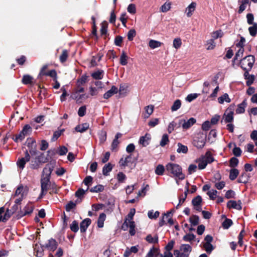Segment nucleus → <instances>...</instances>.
Wrapping results in <instances>:
<instances>
[{
  "instance_id": "nucleus-1",
  "label": "nucleus",
  "mask_w": 257,
  "mask_h": 257,
  "mask_svg": "<svg viewBox=\"0 0 257 257\" xmlns=\"http://www.w3.org/2000/svg\"><path fill=\"white\" fill-rule=\"evenodd\" d=\"M28 147L29 151L26 150L25 152V157L19 158L17 162V165L19 170L21 172L25 168L27 162L30 161L31 156L36 155L37 153L36 142L32 141L31 142L28 143Z\"/></svg>"
},
{
  "instance_id": "nucleus-2",
  "label": "nucleus",
  "mask_w": 257,
  "mask_h": 257,
  "mask_svg": "<svg viewBox=\"0 0 257 257\" xmlns=\"http://www.w3.org/2000/svg\"><path fill=\"white\" fill-rule=\"evenodd\" d=\"M166 170L174 176L183 180L185 178V175L182 173L181 167L177 164L168 163L166 165Z\"/></svg>"
},
{
  "instance_id": "nucleus-3",
  "label": "nucleus",
  "mask_w": 257,
  "mask_h": 257,
  "mask_svg": "<svg viewBox=\"0 0 257 257\" xmlns=\"http://www.w3.org/2000/svg\"><path fill=\"white\" fill-rule=\"evenodd\" d=\"M214 161V159L210 151L206 152L205 154L201 156L197 160L198 163V168L200 170L204 169L206 168L208 164L211 163Z\"/></svg>"
},
{
  "instance_id": "nucleus-4",
  "label": "nucleus",
  "mask_w": 257,
  "mask_h": 257,
  "mask_svg": "<svg viewBox=\"0 0 257 257\" xmlns=\"http://www.w3.org/2000/svg\"><path fill=\"white\" fill-rule=\"evenodd\" d=\"M254 57L252 55L245 57L240 61L241 68L244 71H250L254 63Z\"/></svg>"
},
{
  "instance_id": "nucleus-5",
  "label": "nucleus",
  "mask_w": 257,
  "mask_h": 257,
  "mask_svg": "<svg viewBox=\"0 0 257 257\" xmlns=\"http://www.w3.org/2000/svg\"><path fill=\"white\" fill-rule=\"evenodd\" d=\"M205 143L206 137L202 133L198 134L193 140L194 146L198 149L203 148Z\"/></svg>"
},
{
  "instance_id": "nucleus-6",
  "label": "nucleus",
  "mask_w": 257,
  "mask_h": 257,
  "mask_svg": "<svg viewBox=\"0 0 257 257\" xmlns=\"http://www.w3.org/2000/svg\"><path fill=\"white\" fill-rule=\"evenodd\" d=\"M233 106H230L225 110L223 119L225 122H231L233 120Z\"/></svg>"
},
{
  "instance_id": "nucleus-7",
  "label": "nucleus",
  "mask_w": 257,
  "mask_h": 257,
  "mask_svg": "<svg viewBox=\"0 0 257 257\" xmlns=\"http://www.w3.org/2000/svg\"><path fill=\"white\" fill-rule=\"evenodd\" d=\"M196 120L193 117L190 118L188 120H186L183 119H181L179 121V124L182 125V127L184 130H187L191 127Z\"/></svg>"
},
{
  "instance_id": "nucleus-8",
  "label": "nucleus",
  "mask_w": 257,
  "mask_h": 257,
  "mask_svg": "<svg viewBox=\"0 0 257 257\" xmlns=\"http://www.w3.org/2000/svg\"><path fill=\"white\" fill-rule=\"evenodd\" d=\"M134 163V159L132 154L123 156L120 160L119 163L120 166L125 167L130 166Z\"/></svg>"
},
{
  "instance_id": "nucleus-9",
  "label": "nucleus",
  "mask_w": 257,
  "mask_h": 257,
  "mask_svg": "<svg viewBox=\"0 0 257 257\" xmlns=\"http://www.w3.org/2000/svg\"><path fill=\"white\" fill-rule=\"evenodd\" d=\"M29 166L32 169H38L41 166V165L45 163V160H41L40 158H35L30 161Z\"/></svg>"
},
{
  "instance_id": "nucleus-10",
  "label": "nucleus",
  "mask_w": 257,
  "mask_h": 257,
  "mask_svg": "<svg viewBox=\"0 0 257 257\" xmlns=\"http://www.w3.org/2000/svg\"><path fill=\"white\" fill-rule=\"evenodd\" d=\"M50 182V178L48 177H42L41 179V196L46 194L48 190V186Z\"/></svg>"
},
{
  "instance_id": "nucleus-11",
  "label": "nucleus",
  "mask_w": 257,
  "mask_h": 257,
  "mask_svg": "<svg viewBox=\"0 0 257 257\" xmlns=\"http://www.w3.org/2000/svg\"><path fill=\"white\" fill-rule=\"evenodd\" d=\"M34 206L32 204H28L22 211L18 214V218H21L25 215L30 214L32 213Z\"/></svg>"
},
{
  "instance_id": "nucleus-12",
  "label": "nucleus",
  "mask_w": 257,
  "mask_h": 257,
  "mask_svg": "<svg viewBox=\"0 0 257 257\" xmlns=\"http://www.w3.org/2000/svg\"><path fill=\"white\" fill-rule=\"evenodd\" d=\"M44 246L49 251H54L57 248L58 244L55 239L51 238L48 240V242Z\"/></svg>"
},
{
  "instance_id": "nucleus-13",
  "label": "nucleus",
  "mask_w": 257,
  "mask_h": 257,
  "mask_svg": "<svg viewBox=\"0 0 257 257\" xmlns=\"http://www.w3.org/2000/svg\"><path fill=\"white\" fill-rule=\"evenodd\" d=\"M28 192V188L27 187H24L23 185L19 186L16 192H15V196L22 197L23 198L25 196Z\"/></svg>"
},
{
  "instance_id": "nucleus-14",
  "label": "nucleus",
  "mask_w": 257,
  "mask_h": 257,
  "mask_svg": "<svg viewBox=\"0 0 257 257\" xmlns=\"http://www.w3.org/2000/svg\"><path fill=\"white\" fill-rule=\"evenodd\" d=\"M241 202L240 200L236 201L234 200H230L227 203V206L228 208H232L238 210H240L241 207Z\"/></svg>"
},
{
  "instance_id": "nucleus-15",
  "label": "nucleus",
  "mask_w": 257,
  "mask_h": 257,
  "mask_svg": "<svg viewBox=\"0 0 257 257\" xmlns=\"http://www.w3.org/2000/svg\"><path fill=\"white\" fill-rule=\"evenodd\" d=\"M180 251L186 257H188L192 250V247L188 244H182L180 247Z\"/></svg>"
},
{
  "instance_id": "nucleus-16",
  "label": "nucleus",
  "mask_w": 257,
  "mask_h": 257,
  "mask_svg": "<svg viewBox=\"0 0 257 257\" xmlns=\"http://www.w3.org/2000/svg\"><path fill=\"white\" fill-rule=\"evenodd\" d=\"M71 97L73 99L75 100L77 103H80L83 99H87L88 96L84 94H80V93H78V92H74L72 94Z\"/></svg>"
},
{
  "instance_id": "nucleus-17",
  "label": "nucleus",
  "mask_w": 257,
  "mask_h": 257,
  "mask_svg": "<svg viewBox=\"0 0 257 257\" xmlns=\"http://www.w3.org/2000/svg\"><path fill=\"white\" fill-rule=\"evenodd\" d=\"M196 7V3L192 2L186 9L185 13L188 17H190L193 13L195 11Z\"/></svg>"
},
{
  "instance_id": "nucleus-18",
  "label": "nucleus",
  "mask_w": 257,
  "mask_h": 257,
  "mask_svg": "<svg viewBox=\"0 0 257 257\" xmlns=\"http://www.w3.org/2000/svg\"><path fill=\"white\" fill-rule=\"evenodd\" d=\"M117 88L115 86H112L110 90H108L103 94V98L107 99L114 94L117 93Z\"/></svg>"
},
{
  "instance_id": "nucleus-19",
  "label": "nucleus",
  "mask_w": 257,
  "mask_h": 257,
  "mask_svg": "<svg viewBox=\"0 0 257 257\" xmlns=\"http://www.w3.org/2000/svg\"><path fill=\"white\" fill-rule=\"evenodd\" d=\"M91 223V219L86 218L83 220L80 223V228L81 232L86 231L87 228Z\"/></svg>"
},
{
  "instance_id": "nucleus-20",
  "label": "nucleus",
  "mask_w": 257,
  "mask_h": 257,
  "mask_svg": "<svg viewBox=\"0 0 257 257\" xmlns=\"http://www.w3.org/2000/svg\"><path fill=\"white\" fill-rule=\"evenodd\" d=\"M249 71H245L244 73V77L245 79H247L246 85L249 86L251 85L254 81V76L253 75H249Z\"/></svg>"
},
{
  "instance_id": "nucleus-21",
  "label": "nucleus",
  "mask_w": 257,
  "mask_h": 257,
  "mask_svg": "<svg viewBox=\"0 0 257 257\" xmlns=\"http://www.w3.org/2000/svg\"><path fill=\"white\" fill-rule=\"evenodd\" d=\"M89 127V124L88 123H84L82 124L77 125L75 127V130L77 132L83 133L85 132Z\"/></svg>"
},
{
  "instance_id": "nucleus-22",
  "label": "nucleus",
  "mask_w": 257,
  "mask_h": 257,
  "mask_svg": "<svg viewBox=\"0 0 257 257\" xmlns=\"http://www.w3.org/2000/svg\"><path fill=\"white\" fill-rule=\"evenodd\" d=\"M247 106L246 100H244L241 103L239 104L236 109V113L238 114L242 113L245 111V108Z\"/></svg>"
},
{
  "instance_id": "nucleus-23",
  "label": "nucleus",
  "mask_w": 257,
  "mask_h": 257,
  "mask_svg": "<svg viewBox=\"0 0 257 257\" xmlns=\"http://www.w3.org/2000/svg\"><path fill=\"white\" fill-rule=\"evenodd\" d=\"M44 246H39L38 245L36 244L34 247V254L37 257H42L43 255V248Z\"/></svg>"
},
{
  "instance_id": "nucleus-24",
  "label": "nucleus",
  "mask_w": 257,
  "mask_h": 257,
  "mask_svg": "<svg viewBox=\"0 0 257 257\" xmlns=\"http://www.w3.org/2000/svg\"><path fill=\"white\" fill-rule=\"evenodd\" d=\"M218 101L220 104H223L224 102L229 103L231 101V99L229 97L227 93H224L222 96L218 97Z\"/></svg>"
},
{
  "instance_id": "nucleus-25",
  "label": "nucleus",
  "mask_w": 257,
  "mask_h": 257,
  "mask_svg": "<svg viewBox=\"0 0 257 257\" xmlns=\"http://www.w3.org/2000/svg\"><path fill=\"white\" fill-rule=\"evenodd\" d=\"M224 33L221 30L213 31L211 34V39H213L214 40L215 39L222 37Z\"/></svg>"
},
{
  "instance_id": "nucleus-26",
  "label": "nucleus",
  "mask_w": 257,
  "mask_h": 257,
  "mask_svg": "<svg viewBox=\"0 0 257 257\" xmlns=\"http://www.w3.org/2000/svg\"><path fill=\"white\" fill-rule=\"evenodd\" d=\"M178 149H177V152L178 153L186 154L188 152V149L186 146L182 145L181 143L177 144Z\"/></svg>"
},
{
  "instance_id": "nucleus-27",
  "label": "nucleus",
  "mask_w": 257,
  "mask_h": 257,
  "mask_svg": "<svg viewBox=\"0 0 257 257\" xmlns=\"http://www.w3.org/2000/svg\"><path fill=\"white\" fill-rule=\"evenodd\" d=\"M106 218V215L104 213H102L99 215L97 220V225L99 228H101L103 226L104 221Z\"/></svg>"
},
{
  "instance_id": "nucleus-28",
  "label": "nucleus",
  "mask_w": 257,
  "mask_h": 257,
  "mask_svg": "<svg viewBox=\"0 0 257 257\" xmlns=\"http://www.w3.org/2000/svg\"><path fill=\"white\" fill-rule=\"evenodd\" d=\"M161 45V42L154 40H151L149 43V47L153 49L160 47Z\"/></svg>"
},
{
  "instance_id": "nucleus-29",
  "label": "nucleus",
  "mask_w": 257,
  "mask_h": 257,
  "mask_svg": "<svg viewBox=\"0 0 257 257\" xmlns=\"http://www.w3.org/2000/svg\"><path fill=\"white\" fill-rule=\"evenodd\" d=\"M52 169L49 165H47L43 169V177H48L50 178Z\"/></svg>"
},
{
  "instance_id": "nucleus-30",
  "label": "nucleus",
  "mask_w": 257,
  "mask_h": 257,
  "mask_svg": "<svg viewBox=\"0 0 257 257\" xmlns=\"http://www.w3.org/2000/svg\"><path fill=\"white\" fill-rule=\"evenodd\" d=\"M128 57L126 53L122 51L120 57V64L121 65H126L127 63Z\"/></svg>"
},
{
  "instance_id": "nucleus-31",
  "label": "nucleus",
  "mask_w": 257,
  "mask_h": 257,
  "mask_svg": "<svg viewBox=\"0 0 257 257\" xmlns=\"http://www.w3.org/2000/svg\"><path fill=\"white\" fill-rule=\"evenodd\" d=\"M112 166L110 163L105 165L102 169V173L104 176H107L108 173L112 170Z\"/></svg>"
},
{
  "instance_id": "nucleus-32",
  "label": "nucleus",
  "mask_w": 257,
  "mask_h": 257,
  "mask_svg": "<svg viewBox=\"0 0 257 257\" xmlns=\"http://www.w3.org/2000/svg\"><path fill=\"white\" fill-rule=\"evenodd\" d=\"M103 71L99 70L92 73L91 76L94 79H101L103 78Z\"/></svg>"
},
{
  "instance_id": "nucleus-33",
  "label": "nucleus",
  "mask_w": 257,
  "mask_h": 257,
  "mask_svg": "<svg viewBox=\"0 0 257 257\" xmlns=\"http://www.w3.org/2000/svg\"><path fill=\"white\" fill-rule=\"evenodd\" d=\"M181 106V101L179 99L176 100L172 106H171V109L172 111H175L178 110Z\"/></svg>"
},
{
  "instance_id": "nucleus-34",
  "label": "nucleus",
  "mask_w": 257,
  "mask_h": 257,
  "mask_svg": "<svg viewBox=\"0 0 257 257\" xmlns=\"http://www.w3.org/2000/svg\"><path fill=\"white\" fill-rule=\"evenodd\" d=\"M239 174V171L236 169H232L230 170L229 179L231 180H235Z\"/></svg>"
},
{
  "instance_id": "nucleus-35",
  "label": "nucleus",
  "mask_w": 257,
  "mask_h": 257,
  "mask_svg": "<svg viewBox=\"0 0 257 257\" xmlns=\"http://www.w3.org/2000/svg\"><path fill=\"white\" fill-rule=\"evenodd\" d=\"M150 136L146 135L145 136L141 137L139 140V143L143 146H146L148 144V141L150 140Z\"/></svg>"
},
{
  "instance_id": "nucleus-36",
  "label": "nucleus",
  "mask_w": 257,
  "mask_h": 257,
  "mask_svg": "<svg viewBox=\"0 0 257 257\" xmlns=\"http://www.w3.org/2000/svg\"><path fill=\"white\" fill-rule=\"evenodd\" d=\"M216 46V44L213 39H210L206 42V49L208 50L213 49Z\"/></svg>"
},
{
  "instance_id": "nucleus-37",
  "label": "nucleus",
  "mask_w": 257,
  "mask_h": 257,
  "mask_svg": "<svg viewBox=\"0 0 257 257\" xmlns=\"http://www.w3.org/2000/svg\"><path fill=\"white\" fill-rule=\"evenodd\" d=\"M79 202L77 200L76 201V202H74L73 201L69 202L65 206L66 211L67 212L70 211L72 209L74 208L76 206V203Z\"/></svg>"
},
{
  "instance_id": "nucleus-38",
  "label": "nucleus",
  "mask_w": 257,
  "mask_h": 257,
  "mask_svg": "<svg viewBox=\"0 0 257 257\" xmlns=\"http://www.w3.org/2000/svg\"><path fill=\"white\" fill-rule=\"evenodd\" d=\"M195 235L192 233H187L183 237V240L186 242H191L195 238Z\"/></svg>"
},
{
  "instance_id": "nucleus-39",
  "label": "nucleus",
  "mask_w": 257,
  "mask_h": 257,
  "mask_svg": "<svg viewBox=\"0 0 257 257\" xmlns=\"http://www.w3.org/2000/svg\"><path fill=\"white\" fill-rule=\"evenodd\" d=\"M182 45V41L180 38H176L173 41V46L176 49H179Z\"/></svg>"
},
{
  "instance_id": "nucleus-40",
  "label": "nucleus",
  "mask_w": 257,
  "mask_h": 257,
  "mask_svg": "<svg viewBox=\"0 0 257 257\" xmlns=\"http://www.w3.org/2000/svg\"><path fill=\"white\" fill-rule=\"evenodd\" d=\"M146 240L151 243H157L158 242V237L157 235L153 237L151 234H149L146 236Z\"/></svg>"
},
{
  "instance_id": "nucleus-41",
  "label": "nucleus",
  "mask_w": 257,
  "mask_h": 257,
  "mask_svg": "<svg viewBox=\"0 0 257 257\" xmlns=\"http://www.w3.org/2000/svg\"><path fill=\"white\" fill-rule=\"evenodd\" d=\"M158 253H159L158 249L155 247H152L147 253V256L153 257L155 256L156 257Z\"/></svg>"
},
{
  "instance_id": "nucleus-42",
  "label": "nucleus",
  "mask_w": 257,
  "mask_h": 257,
  "mask_svg": "<svg viewBox=\"0 0 257 257\" xmlns=\"http://www.w3.org/2000/svg\"><path fill=\"white\" fill-rule=\"evenodd\" d=\"M169 141L168 135L167 134H164L160 142V145L161 147H164L168 143Z\"/></svg>"
},
{
  "instance_id": "nucleus-43",
  "label": "nucleus",
  "mask_w": 257,
  "mask_h": 257,
  "mask_svg": "<svg viewBox=\"0 0 257 257\" xmlns=\"http://www.w3.org/2000/svg\"><path fill=\"white\" fill-rule=\"evenodd\" d=\"M104 190V186L102 185H97L95 186L92 187L90 191L91 192H95L98 193L100 192H102Z\"/></svg>"
},
{
  "instance_id": "nucleus-44",
  "label": "nucleus",
  "mask_w": 257,
  "mask_h": 257,
  "mask_svg": "<svg viewBox=\"0 0 257 257\" xmlns=\"http://www.w3.org/2000/svg\"><path fill=\"white\" fill-rule=\"evenodd\" d=\"M248 31L251 36H255L257 33V23H255L252 26L248 28Z\"/></svg>"
},
{
  "instance_id": "nucleus-45",
  "label": "nucleus",
  "mask_w": 257,
  "mask_h": 257,
  "mask_svg": "<svg viewBox=\"0 0 257 257\" xmlns=\"http://www.w3.org/2000/svg\"><path fill=\"white\" fill-rule=\"evenodd\" d=\"M64 130L62 129L57 131H55L53 135V137L51 139V141L52 142L55 141L64 132Z\"/></svg>"
},
{
  "instance_id": "nucleus-46",
  "label": "nucleus",
  "mask_w": 257,
  "mask_h": 257,
  "mask_svg": "<svg viewBox=\"0 0 257 257\" xmlns=\"http://www.w3.org/2000/svg\"><path fill=\"white\" fill-rule=\"evenodd\" d=\"M189 220L193 226H196L199 223V218L197 215H193L190 217Z\"/></svg>"
},
{
  "instance_id": "nucleus-47",
  "label": "nucleus",
  "mask_w": 257,
  "mask_h": 257,
  "mask_svg": "<svg viewBox=\"0 0 257 257\" xmlns=\"http://www.w3.org/2000/svg\"><path fill=\"white\" fill-rule=\"evenodd\" d=\"M68 52L66 50H63L62 51V53L60 56V61L61 63L65 62L68 58Z\"/></svg>"
},
{
  "instance_id": "nucleus-48",
  "label": "nucleus",
  "mask_w": 257,
  "mask_h": 257,
  "mask_svg": "<svg viewBox=\"0 0 257 257\" xmlns=\"http://www.w3.org/2000/svg\"><path fill=\"white\" fill-rule=\"evenodd\" d=\"M33 77L29 75L23 76L22 82L25 84H29L32 83Z\"/></svg>"
},
{
  "instance_id": "nucleus-49",
  "label": "nucleus",
  "mask_w": 257,
  "mask_h": 257,
  "mask_svg": "<svg viewBox=\"0 0 257 257\" xmlns=\"http://www.w3.org/2000/svg\"><path fill=\"white\" fill-rule=\"evenodd\" d=\"M160 213L159 211H156L155 212L153 210L149 211L148 213V217L150 219H156L159 216Z\"/></svg>"
},
{
  "instance_id": "nucleus-50",
  "label": "nucleus",
  "mask_w": 257,
  "mask_h": 257,
  "mask_svg": "<svg viewBox=\"0 0 257 257\" xmlns=\"http://www.w3.org/2000/svg\"><path fill=\"white\" fill-rule=\"evenodd\" d=\"M232 224V221L231 219L225 218L222 222V225L224 229H228Z\"/></svg>"
},
{
  "instance_id": "nucleus-51",
  "label": "nucleus",
  "mask_w": 257,
  "mask_h": 257,
  "mask_svg": "<svg viewBox=\"0 0 257 257\" xmlns=\"http://www.w3.org/2000/svg\"><path fill=\"white\" fill-rule=\"evenodd\" d=\"M238 50L237 52L236 53L235 57L234 58V60H237L238 58H240L242 57L243 52H244V49L242 48V47H240V48H238Z\"/></svg>"
},
{
  "instance_id": "nucleus-52",
  "label": "nucleus",
  "mask_w": 257,
  "mask_h": 257,
  "mask_svg": "<svg viewBox=\"0 0 257 257\" xmlns=\"http://www.w3.org/2000/svg\"><path fill=\"white\" fill-rule=\"evenodd\" d=\"M107 23L105 21L103 22L101 24V29L100 32L101 35H105L107 33Z\"/></svg>"
},
{
  "instance_id": "nucleus-53",
  "label": "nucleus",
  "mask_w": 257,
  "mask_h": 257,
  "mask_svg": "<svg viewBox=\"0 0 257 257\" xmlns=\"http://www.w3.org/2000/svg\"><path fill=\"white\" fill-rule=\"evenodd\" d=\"M218 192L216 190L211 189L207 192L208 195L210 198L212 200L215 199L217 197Z\"/></svg>"
},
{
  "instance_id": "nucleus-54",
  "label": "nucleus",
  "mask_w": 257,
  "mask_h": 257,
  "mask_svg": "<svg viewBox=\"0 0 257 257\" xmlns=\"http://www.w3.org/2000/svg\"><path fill=\"white\" fill-rule=\"evenodd\" d=\"M164 170L165 169L164 166L162 165H159L155 170V173L158 175H162L164 173Z\"/></svg>"
},
{
  "instance_id": "nucleus-55",
  "label": "nucleus",
  "mask_w": 257,
  "mask_h": 257,
  "mask_svg": "<svg viewBox=\"0 0 257 257\" xmlns=\"http://www.w3.org/2000/svg\"><path fill=\"white\" fill-rule=\"evenodd\" d=\"M31 131V127L29 124L25 125L21 132L25 136L29 134Z\"/></svg>"
},
{
  "instance_id": "nucleus-56",
  "label": "nucleus",
  "mask_w": 257,
  "mask_h": 257,
  "mask_svg": "<svg viewBox=\"0 0 257 257\" xmlns=\"http://www.w3.org/2000/svg\"><path fill=\"white\" fill-rule=\"evenodd\" d=\"M202 202L201 197L199 195L196 196L194 199H193L192 201V203L193 206H196L198 205H201V203Z\"/></svg>"
},
{
  "instance_id": "nucleus-57",
  "label": "nucleus",
  "mask_w": 257,
  "mask_h": 257,
  "mask_svg": "<svg viewBox=\"0 0 257 257\" xmlns=\"http://www.w3.org/2000/svg\"><path fill=\"white\" fill-rule=\"evenodd\" d=\"M70 229L72 231L74 232H76L78 231L79 227L78 224L76 221L74 220L72 222V224L70 225Z\"/></svg>"
},
{
  "instance_id": "nucleus-58",
  "label": "nucleus",
  "mask_w": 257,
  "mask_h": 257,
  "mask_svg": "<svg viewBox=\"0 0 257 257\" xmlns=\"http://www.w3.org/2000/svg\"><path fill=\"white\" fill-rule=\"evenodd\" d=\"M198 96V94L197 93L189 94L187 95L185 99L188 102H191L192 100L196 99Z\"/></svg>"
},
{
  "instance_id": "nucleus-59",
  "label": "nucleus",
  "mask_w": 257,
  "mask_h": 257,
  "mask_svg": "<svg viewBox=\"0 0 257 257\" xmlns=\"http://www.w3.org/2000/svg\"><path fill=\"white\" fill-rule=\"evenodd\" d=\"M136 35V31L134 29L130 30L127 33L128 40L129 41L133 40Z\"/></svg>"
},
{
  "instance_id": "nucleus-60",
  "label": "nucleus",
  "mask_w": 257,
  "mask_h": 257,
  "mask_svg": "<svg viewBox=\"0 0 257 257\" xmlns=\"http://www.w3.org/2000/svg\"><path fill=\"white\" fill-rule=\"evenodd\" d=\"M171 8V4L170 3H165L162 5L160 8L161 12L164 13L168 11Z\"/></svg>"
},
{
  "instance_id": "nucleus-61",
  "label": "nucleus",
  "mask_w": 257,
  "mask_h": 257,
  "mask_svg": "<svg viewBox=\"0 0 257 257\" xmlns=\"http://www.w3.org/2000/svg\"><path fill=\"white\" fill-rule=\"evenodd\" d=\"M25 136L21 132L18 135H17L15 138H13V139L15 142H18L19 141H22L25 138Z\"/></svg>"
},
{
  "instance_id": "nucleus-62",
  "label": "nucleus",
  "mask_w": 257,
  "mask_h": 257,
  "mask_svg": "<svg viewBox=\"0 0 257 257\" xmlns=\"http://www.w3.org/2000/svg\"><path fill=\"white\" fill-rule=\"evenodd\" d=\"M86 111V106H81L78 111V114L79 116L82 117L83 116L85 113Z\"/></svg>"
},
{
  "instance_id": "nucleus-63",
  "label": "nucleus",
  "mask_w": 257,
  "mask_h": 257,
  "mask_svg": "<svg viewBox=\"0 0 257 257\" xmlns=\"http://www.w3.org/2000/svg\"><path fill=\"white\" fill-rule=\"evenodd\" d=\"M233 155L236 157H239L242 153V151L240 148L235 146L232 150Z\"/></svg>"
},
{
  "instance_id": "nucleus-64",
  "label": "nucleus",
  "mask_w": 257,
  "mask_h": 257,
  "mask_svg": "<svg viewBox=\"0 0 257 257\" xmlns=\"http://www.w3.org/2000/svg\"><path fill=\"white\" fill-rule=\"evenodd\" d=\"M203 246L205 250L208 253H210L214 249L213 245L211 243H204Z\"/></svg>"
}]
</instances>
